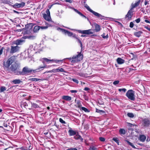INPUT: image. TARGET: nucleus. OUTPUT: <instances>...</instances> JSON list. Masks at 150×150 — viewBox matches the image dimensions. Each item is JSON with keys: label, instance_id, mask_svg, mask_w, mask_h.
I'll return each instance as SVG.
<instances>
[{"label": "nucleus", "instance_id": "f257e3e1", "mask_svg": "<svg viewBox=\"0 0 150 150\" xmlns=\"http://www.w3.org/2000/svg\"><path fill=\"white\" fill-rule=\"evenodd\" d=\"M84 6L89 11L93 13L96 16L101 20L105 19V16L91 10L87 4H85Z\"/></svg>", "mask_w": 150, "mask_h": 150}, {"label": "nucleus", "instance_id": "f03ea898", "mask_svg": "<svg viewBox=\"0 0 150 150\" xmlns=\"http://www.w3.org/2000/svg\"><path fill=\"white\" fill-rule=\"evenodd\" d=\"M126 96L132 100L134 101L135 100V92L132 90H128L126 94Z\"/></svg>", "mask_w": 150, "mask_h": 150}, {"label": "nucleus", "instance_id": "7ed1b4c3", "mask_svg": "<svg viewBox=\"0 0 150 150\" xmlns=\"http://www.w3.org/2000/svg\"><path fill=\"white\" fill-rule=\"evenodd\" d=\"M83 56L81 53H79L76 56H73L72 58L71 62L72 63L77 62L82 60Z\"/></svg>", "mask_w": 150, "mask_h": 150}, {"label": "nucleus", "instance_id": "20e7f679", "mask_svg": "<svg viewBox=\"0 0 150 150\" xmlns=\"http://www.w3.org/2000/svg\"><path fill=\"white\" fill-rule=\"evenodd\" d=\"M20 47L18 45L15 46L11 45L9 51L10 53L13 54L19 51Z\"/></svg>", "mask_w": 150, "mask_h": 150}, {"label": "nucleus", "instance_id": "39448f33", "mask_svg": "<svg viewBox=\"0 0 150 150\" xmlns=\"http://www.w3.org/2000/svg\"><path fill=\"white\" fill-rule=\"evenodd\" d=\"M16 58L15 56H13L11 57L8 59L6 62L5 66L6 67H8L11 64H12L15 60Z\"/></svg>", "mask_w": 150, "mask_h": 150}, {"label": "nucleus", "instance_id": "423d86ee", "mask_svg": "<svg viewBox=\"0 0 150 150\" xmlns=\"http://www.w3.org/2000/svg\"><path fill=\"white\" fill-rule=\"evenodd\" d=\"M34 70L31 69L27 67H25L23 69L22 72L23 75H28L29 73L32 72L33 71L34 72Z\"/></svg>", "mask_w": 150, "mask_h": 150}, {"label": "nucleus", "instance_id": "0eeeda50", "mask_svg": "<svg viewBox=\"0 0 150 150\" xmlns=\"http://www.w3.org/2000/svg\"><path fill=\"white\" fill-rule=\"evenodd\" d=\"M25 39L24 37L22 38L21 39H17L14 41V44H15L16 45L18 46L19 45H21L23 43L25 42Z\"/></svg>", "mask_w": 150, "mask_h": 150}, {"label": "nucleus", "instance_id": "6e6552de", "mask_svg": "<svg viewBox=\"0 0 150 150\" xmlns=\"http://www.w3.org/2000/svg\"><path fill=\"white\" fill-rule=\"evenodd\" d=\"M142 124L145 127L149 126L150 124V119L148 118L144 119L142 120Z\"/></svg>", "mask_w": 150, "mask_h": 150}, {"label": "nucleus", "instance_id": "1a4fd4ad", "mask_svg": "<svg viewBox=\"0 0 150 150\" xmlns=\"http://www.w3.org/2000/svg\"><path fill=\"white\" fill-rule=\"evenodd\" d=\"M77 31L79 33L83 34L90 35L92 34L93 33V32L91 31V29L82 30H78Z\"/></svg>", "mask_w": 150, "mask_h": 150}, {"label": "nucleus", "instance_id": "9d476101", "mask_svg": "<svg viewBox=\"0 0 150 150\" xmlns=\"http://www.w3.org/2000/svg\"><path fill=\"white\" fill-rule=\"evenodd\" d=\"M25 5V3L22 2L21 3H16L13 5H12V6L14 8H22L24 7Z\"/></svg>", "mask_w": 150, "mask_h": 150}, {"label": "nucleus", "instance_id": "9b49d317", "mask_svg": "<svg viewBox=\"0 0 150 150\" xmlns=\"http://www.w3.org/2000/svg\"><path fill=\"white\" fill-rule=\"evenodd\" d=\"M132 9H130L128 11L127 13L126 16V18L127 20H130L131 19L133 16V11Z\"/></svg>", "mask_w": 150, "mask_h": 150}, {"label": "nucleus", "instance_id": "f8f14e48", "mask_svg": "<svg viewBox=\"0 0 150 150\" xmlns=\"http://www.w3.org/2000/svg\"><path fill=\"white\" fill-rule=\"evenodd\" d=\"M19 67V65L16 62L12 64L10 67L11 70L13 71L16 70Z\"/></svg>", "mask_w": 150, "mask_h": 150}, {"label": "nucleus", "instance_id": "ddd939ff", "mask_svg": "<svg viewBox=\"0 0 150 150\" xmlns=\"http://www.w3.org/2000/svg\"><path fill=\"white\" fill-rule=\"evenodd\" d=\"M59 29H60L62 32L64 33L65 34H67L69 36H71L73 35V33L72 32H70L67 30L64 29L60 28H59Z\"/></svg>", "mask_w": 150, "mask_h": 150}, {"label": "nucleus", "instance_id": "4468645a", "mask_svg": "<svg viewBox=\"0 0 150 150\" xmlns=\"http://www.w3.org/2000/svg\"><path fill=\"white\" fill-rule=\"evenodd\" d=\"M25 39H28L30 40H34L36 38V35H27L24 36Z\"/></svg>", "mask_w": 150, "mask_h": 150}, {"label": "nucleus", "instance_id": "2eb2a0df", "mask_svg": "<svg viewBox=\"0 0 150 150\" xmlns=\"http://www.w3.org/2000/svg\"><path fill=\"white\" fill-rule=\"evenodd\" d=\"M146 139V137L144 135H141L139 136V139L141 142H144Z\"/></svg>", "mask_w": 150, "mask_h": 150}, {"label": "nucleus", "instance_id": "dca6fc26", "mask_svg": "<svg viewBox=\"0 0 150 150\" xmlns=\"http://www.w3.org/2000/svg\"><path fill=\"white\" fill-rule=\"evenodd\" d=\"M117 62L119 64H122L125 62V60L120 57L118 58L117 59Z\"/></svg>", "mask_w": 150, "mask_h": 150}, {"label": "nucleus", "instance_id": "f3484780", "mask_svg": "<svg viewBox=\"0 0 150 150\" xmlns=\"http://www.w3.org/2000/svg\"><path fill=\"white\" fill-rule=\"evenodd\" d=\"M43 17L47 21H50L51 19L50 16L47 15L46 14H44Z\"/></svg>", "mask_w": 150, "mask_h": 150}, {"label": "nucleus", "instance_id": "a211bd4d", "mask_svg": "<svg viewBox=\"0 0 150 150\" xmlns=\"http://www.w3.org/2000/svg\"><path fill=\"white\" fill-rule=\"evenodd\" d=\"M72 9L74 10L76 13L79 14L80 16L83 17L85 18H87L81 12L77 10L76 9H75L74 8H73Z\"/></svg>", "mask_w": 150, "mask_h": 150}, {"label": "nucleus", "instance_id": "6ab92c4d", "mask_svg": "<svg viewBox=\"0 0 150 150\" xmlns=\"http://www.w3.org/2000/svg\"><path fill=\"white\" fill-rule=\"evenodd\" d=\"M62 99L67 101H70L71 100V98L68 96H64L62 97Z\"/></svg>", "mask_w": 150, "mask_h": 150}, {"label": "nucleus", "instance_id": "aec40b11", "mask_svg": "<svg viewBox=\"0 0 150 150\" xmlns=\"http://www.w3.org/2000/svg\"><path fill=\"white\" fill-rule=\"evenodd\" d=\"M70 129L68 131L69 135L70 136H74L76 134V132L72 130L71 128H70Z\"/></svg>", "mask_w": 150, "mask_h": 150}, {"label": "nucleus", "instance_id": "412c9836", "mask_svg": "<svg viewBox=\"0 0 150 150\" xmlns=\"http://www.w3.org/2000/svg\"><path fill=\"white\" fill-rule=\"evenodd\" d=\"M140 2V1L139 0L137 1L134 4H132V7L131 8V9L133 10L134 8H135V7L137 6L139 4Z\"/></svg>", "mask_w": 150, "mask_h": 150}, {"label": "nucleus", "instance_id": "4be33fe9", "mask_svg": "<svg viewBox=\"0 0 150 150\" xmlns=\"http://www.w3.org/2000/svg\"><path fill=\"white\" fill-rule=\"evenodd\" d=\"M94 26L95 27L96 31V32H98L100 31V25L97 24L96 23L94 24Z\"/></svg>", "mask_w": 150, "mask_h": 150}, {"label": "nucleus", "instance_id": "5701e85b", "mask_svg": "<svg viewBox=\"0 0 150 150\" xmlns=\"http://www.w3.org/2000/svg\"><path fill=\"white\" fill-rule=\"evenodd\" d=\"M55 72H66L64 69L62 68L59 67L58 68L56 69H55Z\"/></svg>", "mask_w": 150, "mask_h": 150}, {"label": "nucleus", "instance_id": "b1692460", "mask_svg": "<svg viewBox=\"0 0 150 150\" xmlns=\"http://www.w3.org/2000/svg\"><path fill=\"white\" fill-rule=\"evenodd\" d=\"M142 32L141 31H138L134 33V35L138 37H139L142 34Z\"/></svg>", "mask_w": 150, "mask_h": 150}, {"label": "nucleus", "instance_id": "393cba45", "mask_svg": "<svg viewBox=\"0 0 150 150\" xmlns=\"http://www.w3.org/2000/svg\"><path fill=\"white\" fill-rule=\"evenodd\" d=\"M14 84H18L22 82V81L19 79H16L12 81Z\"/></svg>", "mask_w": 150, "mask_h": 150}, {"label": "nucleus", "instance_id": "a878e982", "mask_svg": "<svg viewBox=\"0 0 150 150\" xmlns=\"http://www.w3.org/2000/svg\"><path fill=\"white\" fill-rule=\"evenodd\" d=\"M14 72V73L15 74L18 75H23L22 71H20L18 70H15Z\"/></svg>", "mask_w": 150, "mask_h": 150}, {"label": "nucleus", "instance_id": "bb28decb", "mask_svg": "<svg viewBox=\"0 0 150 150\" xmlns=\"http://www.w3.org/2000/svg\"><path fill=\"white\" fill-rule=\"evenodd\" d=\"M3 3L4 4H8L12 6V3L10 2V1L8 0H4L3 1Z\"/></svg>", "mask_w": 150, "mask_h": 150}, {"label": "nucleus", "instance_id": "cd10ccee", "mask_svg": "<svg viewBox=\"0 0 150 150\" xmlns=\"http://www.w3.org/2000/svg\"><path fill=\"white\" fill-rule=\"evenodd\" d=\"M40 29V26H35L33 28V31L35 33L37 32Z\"/></svg>", "mask_w": 150, "mask_h": 150}, {"label": "nucleus", "instance_id": "c85d7f7f", "mask_svg": "<svg viewBox=\"0 0 150 150\" xmlns=\"http://www.w3.org/2000/svg\"><path fill=\"white\" fill-rule=\"evenodd\" d=\"M125 141L129 145L131 146L134 149L136 148L135 146L133 145V144L132 143L130 142L128 140H125Z\"/></svg>", "mask_w": 150, "mask_h": 150}, {"label": "nucleus", "instance_id": "c756f323", "mask_svg": "<svg viewBox=\"0 0 150 150\" xmlns=\"http://www.w3.org/2000/svg\"><path fill=\"white\" fill-rule=\"evenodd\" d=\"M119 132L121 134H125L126 133L125 130L123 129H120L119 130Z\"/></svg>", "mask_w": 150, "mask_h": 150}, {"label": "nucleus", "instance_id": "7c9ffc66", "mask_svg": "<svg viewBox=\"0 0 150 150\" xmlns=\"http://www.w3.org/2000/svg\"><path fill=\"white\" fill-rule=\"evenodd\" d=\"M74 138L76 139H80L81 140H83V139L79 135H76L74 137Z\"/></svg>", "mask_w": 150, "mask_h": 150}, {"label": "nucleus", "instance_id": "2f4dec72", "mask_svg": "<svg viewBox=\"0 0 150 150\" xmlns=\"http://www.w3.org/2000/svg\"><path fill=\"white\" fill-rule=\"evenodd\" d=\"M30 80L33 81H39L40 80L43 81V80L42 79H40L36 78H32L30 79Z\"/></svg>", "mask_w": 150, "mask_h": 150}, {"label": "nucleus", "instance_id": "473e14b6", "mask_svg": "<svg viewBox=\"0 0 150 150\" xmlns=\"http://www.w3.org/2000/svg\"><path fill=\"white\" fill-rule=\"evenodd\" d=\"M65 60V59H64L62 60H54L53 59V61H54L56 63H62L63 61Z\"/></svg>", "mask_w": 150, "mask_h": 150}, {"label": "nucleus", "instance_id": "72a5a7b5", "mask_svg": "<svg viewBox=\"0 0 150 150\" xmlns=\"http://www.w3.org/2000/svg\"><path fill=\"white\" fill-rule=\"evenodd\" d=\"M6 89V88L5 86H2L0 87V92H2L5 91Z\"/></svg>", "mask_w": 150, "mask_h": 150}, {"label": "nucleus", "instance_id": "f704fd0d", "mask_svg": "<svg viewBox=\"0 0 150 150\" xmlns=\"http://www.w3.org/2000/svg\"><path fill=\"white\" fill-rule=\"evenodd\" d=\"M101 36L102 38L104 39H108V34H107L106 35H105V33H103V34Z\"/></svg>", "mask_w": 150, "mask_h": 150}, {"label": "nucleus", "instance_id": "c9c22d12", "mask_svg": "<svg viewBox=\"0 0 150 150\" xmlns=\"http://www.w3.org/2000/svg\"><path fill=\"white\" fill-rule=\"evenodd\" d=\"M81 109L83 110L85 112H89V110H88L87 108L84 107H81Z\"/></svg>", "mask_w": 150, "mask_h": 150}, {"label": "nucleus", "instance_id": "e433bc0d", "mask_svg": "<svg viewBox=\"0 0 150 150\" xmlns=\"http://www.w3.org/2000/svg\"><path fill=\"white\" fill-rule=\"evenodd\" d=\"M127 115L129 117L132 118L134 117V116L133 114L132 113H128Z\"/></svg>", "mask_w": 150, "mask_h": 150}, {"label": "nucleus", "instance_id": "4c0bfd02", "mask_svg": "<svg viewBox=\"0 0 150 150\" xmlns=\"http://www.w3.org/2000/svg\"><path fill=\"white\" fill-rule=\"evenodd\" d=\"M43 59L45 61L47 62H49L53 61V59H49L47 58H43Z\"/></svg>", "mask_w": 150, "mask_h": 150}, {"label": "nucleus", "instance_id": "58836bf2", "mask_svg": "<svg viewBox=\"0 0 150 150\" xmlns=\"http://www.w3.org/2000/svg\"><path fill=\"white\" fill-rule=\"evenodd\" d=\"M90 150H96L97 148L95 146L92 145L90 146Z\"/></svg>", "mask_w": 150, "mask_h": 150}, {"label": "nucleus", "instance_id": "ea45409f", "mask_svg": "<svg viewBox=\"0 0 150 150\" xmlns=\"http://www.w3.org/2000/svg\"><path fill=\"white\" fill-rule=\"evenodd\" d=\"M77 107L79 108H81V102L79 101L77 102Z\"/></svg>", "mask_w": 150, "mask_h": 150}, {"label": "nucleus", "instance_id": "a19ab883", "mask_svg": "<svg viewBox=\"0 0 150 150\" xmlns=\"http://www.w3.org/2000/svg\"><path fill=\"white\" fill-rule=\"evenodd\" d=\"M127 91V90L125 88H120L118 89V91L119 92H121L122 91H123V92L125 93L126 91Z\"/></svg>", "mask_w": 150, "mask_h": 150}, {"label": "nucleus", "instance_id": "79ce46f5", "mask_svg": "<svg viewBox=\"0 0 150 150\" xmlns=\"http://www.w3.org/2000/svg\"><path fill=\"white\" fill-rule=\"evenodd\" d=\"M96 112H98V113H101V112L104 113L105 112L104 111H103V110H99L97 109H96Z\"/></svg>", "mask_w": 150, "mask_h": 150}, {"label": "nucleus", "instance_id": "37998d69", "mask_svg": "<svg viewBox=\"0 0 150 150\" xmlns=\"http://www.w3.org/2000/svg\"><path fill=\"white\" fill-rule=\"evenodd\" d=\"M113 140L115 141L119 145V141L118 139L117 138H113Z\"/></svg>", "mask_w": 150, "mask_h": 150}, {"label": "nucleus", "instance_id": "c03bdc74", "mask_svg": "<svg viewBox=\"0 0 150 150\" xmlns=\"http://www.w3.org/2000/svg\"><path fill=\"white\" fill-rule=\"evenodd\" d=\"M59 121L62 123V124H66V122H65L63 120V119L61 118H60L59 119Z\"/></svg>", "mask_w": 150, "mask_h": 150}, {"label": "nucleus", "instance_id": "a18cd8bd", "mask_svg": "<svg viewBox=\"0 0 150 150\" xmlns=\"http://www.w3.org/2000/svg\"><path fill=\"white\" fill-rule=\"evenodd\" d=\"M76 39L77 40V41H78V42L80 44V45H81V47H82V43L81 42V41L78 38H77Z\"/></svg>", "mask_w": 150, "mask_h": 150}, {"label": "nucleus", "instance_id": "49530a36", "mask_svg": "<svg viewBox=\"0 0 150 150\" xmlns=\"http://www.w3.org/2000/svg\"><path fill=\"white\" fill-rule=\"evenodd\" d=\"M32 106L34 108H38V106L37 104L35 103H33V104H32Z\"/></svg>", "mask_w": 150, "mask_h": 150}, {"label": "nucleus", "instance_id": "de8ad7c7", "mask_svg": "<svg viewBox=\"0 0 150 150\" xmlns=\"http://www.w3.org/2000/svg\"><path fill=\"white\" fill-rule=\"evenodd\" d=\"M48 28L47 26H40V29L41 28L42 29H46Z\"/></svg>", "mask_w": 150, "mask_h": 150}, {"label": "nucleus", "instance_id": "09e8293b", "mask_svg": "<svg viewBox=\"0 0 150 150\" xmlns=\"http://www.w3.org/2000/svg\"><path fill=\"white\" fill-rule=\"evenodd\" d=\"M72 80L74 82L76 83H79V81L77 79H72Z\"/></svg>", "mask_w": 150, "mask_h": 150}, {"label": "nucleus", "instance_id": "8fccbe9b", "mask_svg": "<svg viewBox=\"0 0 150 150\" xmlns=\"http://www.w3.org/2000/svg\"><path fill=\"white\" fill-rule=\"evenodd\" d=\"M99 139L100 141L101 142H104L105 141V139L103 137H100L99 138Z\"/></svg>", "mask_w": 150, "mask_h": 150}, {"label": "nucleus", "instance_id": "3c124183", "mask_svg": "<svg viewBox=\"0 0 150 150\" xmlns=\"http://www.w3.org/2000/svg\"><path fill=\"white\" fill-rule=\"evenodd\" d=\"M46 13H47L46 14H47V15L50 16V11L49 9H47L46 11Z\"/></svg>", "mask_w": 150, "mask_h": 150}, {"label": "nucleus", "instance_id": "603ef678", "mask_svg": "<svg viewBox=\"0 0 150 150\" xmlns=\"http://www.w3.org/2000/svg\"><path fill=\"white\" fill-rule=\"evenodd\" d=\"M119 81H114L113 83V84H114V85H117L118 84V83H119Z\"/></svg>", "mask_w": 150, "mask_h": 150}, {"label": "nucleus", "instance_id": "864d4df0", "mask_svg": "<svg viewBox=\"0 0 150 150\" xmlns=\"http://www.w3.org/2000/svg\"><path fill=\"white\" fill-rule=\"evenodd\" d=\"M133 26H134V24L133 23V22H130V24H129V27L131 28H132L133 27Z\"/></svg>", "mask_w": 150, "mask_h": 150}, {"label": "nucleus", "instance_id": "5fc2aeb1", "mask_svg": "<svg viewBox=\"0 0 150 150\" xmlns=\"http://www.w3.org/2000/svg\"><path fill=\"white\" fill-rule=\"evenodd\" d=\"M4 49V47H2L1 49L0 50V55H1L2 53L3 52V50Z\"/></svg>", "mask_w": 150, "mask_h": 150}, {"label": "nucleus", "instance_id": "6e6d98bb", "mask_svg": "<svg viewBox=\"0 0 150 150\" xmlns=\"http://www.w3.org/2000/svg\"><path fill=\"white\" fill-rule=\"evenodd\" d=\"M135 21L137 23H139L140 21V20L139 18H138L135 20Z\"/></svg>", "mask_w": 150, "mask_h": 150}, {"label": "nucleus", "instance_id": "4d7b16f0", "mask_svg": "<svg viewBox=\"0 0 150 150\" xmlns=\"http://www.w3.org/2000/svg\"><path fill=\"white\" fill-rule=\"evenodd\" d=\"M67 150H78L76 148H69V149H67Z\"/></svg>", "mask_w": 150, "mask_h": 150}, {"label": "nucleus", "instance_id": "13d9d810", "mask_svg": "<svg viewBox=\"0 0 150 150\" xmlns=\"http://www.w3.org/2000/svg\"><path fill=\"white\" fill-rule=\"evenodd\" d=\"M71 93H76L77 92V91L75 90H71L70 91Z\"/></svg>", "mask_w": 150, "mask_h": 150}, {"label": "nucleus", "instance_id": "bf43d9fd", "mask_svg": "<svg viewBox=\"0 0 150 150\" xmlns=\"http://www.w3.org/2000/svg\"><path fill=\"white\" fill-rule=\"evenodd\" d=\"M5 50L6 52H8L10 50L9 48L8 47H7L6 49Z\"/></svg>", "mask_w": 150, "mask_h": 150}, {"label": "nucleus", "instance_id": "052dcab7", "mask_svg": "<svg viewBox=\"0 0 150 150\" xmlns=\"http://www.w3.org/2000/svg\"><path fill=\"white\" fill-rule=\"evenodd\" d=\"M66 1L70 3H71L72 2L71 0H66Z\"/></svg>", "mask_w": 150, "mask_h": 150}, {"label": "nucleus", "instance_id": "680f3d73", "mask_svg": "<svg viewBox=\"0 0 150 150\" xmlns=\"http://www.w3.org/2000/svg\"><path fill=\"white\" fill-rule=\"evenodd\" d=\"M89 90V88L88 87H85V88L84 89V90L86 91H88Z\"/></svg>", "mask_w": 150, "mask_h": 150}, {"label": "nucleus", "instance_id": "e2e57ef3", "mask_svg": "<svg viewBox=\"0 0 150 150\" xmlns=\"http://www.w3.org/2000/svg\"><path fill=\"white\" fill-rule=\"evenodd\" d=\"M23 30V29H18L16 30V31H18V32H21V31H22Z\"/></svg>", "mask_w": 150, "mask_h": 150}, {"label": "nucleus", "instance_id": "0e129e2a", "mask_svg": "<svg viewBox=\"0 0 150 150\" xmlns=\"http://www.w3.org/2000/svg\"><path fill=\"white\" fill-rule=\"evenodd\" d=\"M72 36V37H73L74 38H76V39L78 38H77V37L76 36V35H73Z\"/></svg>", "mask_w": 150, "mask_h": 150}, {"label": "nucleus", "instance_id": "69168bd1", "mask_svg": "<svg viewBox=\"0 0 150 150\" xmlns=\"http://www.w3.org/2000/svg\"><path fill=\"white\" fill-rule=\"evenodd\" d=\"M149 1H145L144 2V4L145 5H146L148 3Z\"/></svg>", "mask_w": 150, "mask_h": 150}, {"label": "nucleus", "instance_id": "338daca9", "mask_svg": "<svg viewBox=\"0 0 150 150\" xmlns=\"http://www.w3.org/2000/svg\"><path fill=\"white\" fill-rule=\"evenodd\" d=\"M145 28L150 31V28H148V27H145Z\"/></svg>", "mask_w": 150, "mask_h": 150}, {"label": "nucleus", "instance_id": "774afa93", "mask_svg": "<svg viewBox=\"0 0 150 150\" xmlns=\"http://www.w3.org/2000/svg\"><path fill=\"white\" fill-rule=\"evenodd\" d=\"M22 150H30V149H25V148H22Z\"/></svg>", "mask_w": 150, "mask_h": 150}]
</instances>
